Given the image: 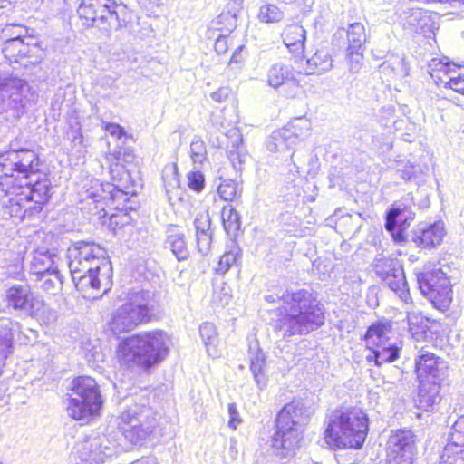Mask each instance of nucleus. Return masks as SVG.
I'll return each mask as SVG.
<instances>
[{"label": "nucleus", "instance_id": "1", "mask_svg": "<svg viewBox=\"0 0 464 464\" xmlns=\"http://www.w3.org/2000/svg\"><path fill=\"white\" fill-rule=\"evenodd\" d=\"M265 299L267 303L283 302L281 316L276 324L283 338L306 334L324 324V311L314 295L306 289L285 291L281 295H266Z\"/></svg>", "mask_w": 464, "mask_h": 464}, {"label": "nucleus", "instance_id": "2", "mask_svg": "<svg viewBox=\"0 0 464 464\" xmlns=\"http://www.w3.org/2000/svg\"><path fill=\"white\" fill-rule=\"evenodd\" d=\"M68 266L72 281L81 292L100 290L111 270L106 251L93 242L79 241L67 250Z\"/></svg>", "mask_w": 464, "mask_h": 464}, {"label": "nucleus", "instance_id": "3", "mask_svg": "<svg viewBox=\"0 0 464 464\" xmlns=\"http://www.w3.org/2000/svg\"><path fill=\"white\" fill-rule=\"evenodd\" d=\"M169 336L162 330L143 332L119 343L117 355L128 368L148 370L169 353Z\"/></svg>", "mask_w": 464, "mask_h": 464}, {"label": "nucleus", "instance_id": "4", "mask_svg": "<svg viewBox=\"0 0 464 464\" xmlns=\"http://www.w3.org/2000/svg\"><path fill=\"white\" fill-rule=\"evenodd\" d=\"M105 159L110 164V173L114 183H103L99 179H92L89 187L84 186L85 198L100 204L102 210L105 207L119 208V205L115 203L126 202L130 195L136 194L130 175L121 163V153L110 152L106 154Z\"/></svg>", "mask_w": 464, "mask_h": 464}, {"label": "nucleus", "instance_id": "5", "mask_svg": "<svg viewBox=\"0 0 464 464\" xmlns=\"http://www.w3.org/2000/svg\"><path fill=\"white\" fill-rule=\"evenodd\" d=\"M369 430L367 414L359 408L333 411L324 432L325 442L332 448L360 449Z\"/></svg>", "mask_w": 464, "mask_h": 464}, {"label": "nucleus", "instance_id": "6", "mask_svg": "<svg viewBox=\"0 0 464 464\" xmlns=\"http://www.w3.org/2000/svg\"><path fill=\"white\" fill-rule=\"evenodd\" d=\"M415 372L419 381V407L429 411L440 401V389L448 383V362L421 348L415 357Z\"/></svg>", "mask_w": 464, "mask_h": 464}, {"label": "nucleus", "instance_id": "7", "mask_svg": "<svg viewBox=\"0 0 464 464\" xmlns=\"http://www.w3.org/2000/svg\"><path fill=\"white\" fill-rule=\"evenodd\" d=\"M308 418L307 410L299 401L287 403L278 412L276 430L271 439V449L276 456L291 458L295 455Z\"/></svg>", "mask_w": 464, "mask_h": 464}, {"label": "nucleus", "instance_id": "8", "mask_svg": "<svg viewBox=\"0 0 464 464\" xmlns=\"http://www.w3.org/2000/svg\"><path fill=\"white\" fill-rule=\"evenodd\" d=\"M29 170L26 165L19 160L18 153L13 151L0 159V191L5 195L23 196L9 199V214L11 217L23 220L26 215L24 204L29 195L21 190L29 185Z\"/></svg>", "mask_w": 464, "mask_h": 464}, {"label": "nucleus", "instance_id": "9", "mask_svg": "<svg viewBox=\"0 0 464 464\" xmlns=\"http://www.w3.org/2000/svg\"><path fill=\"white\" fill-rule=\"evenodd\" d=\"M70 391L65 397V409L70 418L88 423L100 415L103 400L93 378L86 375L74 378Z\"/></svg>", "mask_w": 464, "mask_h": 464}, {"label": "nucleus", "instance_id": "10", "mask_svg": "<svg viewBox=\"0 0 464 464\" xmlns=\"http://www.w3.org/2000/svg\"><path fill=\"white\" fill-rule=\"evenodd\" d=\"M117 426L127 440L138 443L153 432L156 427L155 412L148 406L134 404L117 418Z\"/></svg>", "mask_w": 464, "mask_h": 464}, {"label": "nucleus", "instance_id": "11", "mask_svg": "<svg viewBox=\"0 0 464 464\" xmlns=\"http://www.w3.org/2000/svg\"><path fill=\"white\" fill-rule=\"evenodd\" d=\"M144 292H137L123 305L118 307L111 314L109 328L118 335L135 329L141 322L149 318V308Z\"/></svg>", "mask_w": 464, "mask_h": 464}, {"label": "nucleus", "instance_id": "12", "mask_svg": "<svg viewBox=\"0 0 464 464\" xmlns=\"http://www.w3.org/2000/svg\"><path fill=\"white\" fill-rule=\"evenodd\" d=\"M114 0H82L77 13L87 26L110 32L121 26Z\"/></svg>", "mask_w": 464, "mask_h": 464}, {"label": "nucleus", "instance_id": "13", "mask_svg": "<svg viewBox=\"0 0 464 464\" xmlns=\"http://www.w3.org/2000/svg\"><path fill=\"white\" fill-rule=\"evenodd\" d=\"M420 292L440 311L448 309L452 301V290L449 278L440 268L426 270L417 275Z\"/></svg>", "mask_w": 464, "mask_h": 464}, {"label": "nucleus", "instance_id": "14", "mask_svg": "<svg viewBox=\"0 0 464 464\" xmlns=\"http://www.w3.org/2000/svg\"><path fill=\"white\" fill-rule=\"evenodd\" d=\"M56 256L46 246L34 250L31 260V275L37 277L39 287L46 292L56 290L62 284L57 268L54 266Z\"/></svg>", "mask_w": 464, "mask_h": 464}, {"label": "nucleus", "instance_id": "15", "mask_svg": "<svg viewBox=\"0 0 464 464\" xmlns=\"http://www.w3.org/2000/svg\"><path fill=\"white\" fill-rule=\"evenodd\" d=\"M415 455L414 435L411 430H399L387 442L388 464H412Z\"/></svg>", "mask_w": 464, "mask_h": 464}, {"label": "nucleus", "instance_id": "16", "mask_svg": "<svg viewBox=\"0 0 464 464\" xmlns=\"http://www.w3.org/2000/svg\"><path fill=\"white\" fill-rule=\"evenodd\" d=\"M114 449L104 437H91L77 443L75 447L76 464H102L113 455Z\"/></svg>", "mask_w": 464, "mask_h": 464}, {"label": "nucleus", "instance_id": "17", "mask_svg": "<svg viewBox=\"0 0 464 464\" xmlns=\"http://www.w3.org/2000/svg\"><path fill=\"white\" fill-rule=\"evenodd\" d=\"M296 74L298 72L294 71L291 66L283 63H276L267 71V82L275 89L285 88V95L287 98H295L300 92V84Z\"/></svg>", "mask_w": 464, "mask_h": 464}, {"label": "nucleus", "instance_id": "18", "mask_svg": "<svg viewBox=\"0 0 464 464\" xmlns=\"http://www.w3.org/2000/svg\"><path fill=\"white\" fill-rule=\"evenodd\" d=\"M399 23L410 34L431 33L435 23L431 14L421 8H407L399 14Z\"/></svg>", "mask_w": 464, "mask_h": 464}, {"label": "nucleus", "instance_id": "19", "mask_svg": "<svg viewBox=\"0 0 464 464\" xmlns=\"http://www.w3.org/2000/svg\"><path fill=\"white\" fill-rule=\"evenodd\" d=\"M464 448V417L459 418L451 428L449 441L441 455L440 464H462L459 457Z\"/></svg>", "mask_w": 464, "mask_h": 464}, {"label": "nucleus", "instance_id": "20", "mask_svg": "<svg viewBox=\"0 0 464 464\" xmlns=\"http://www.w3.org/2000/svg\"><path fill=\"white\" fill-rule=\"evenodd\" d=\"M446 235L444 223L437 221L433 224H420L414 229L412 241L421 248L435 247L441 244Z\"/></svg>", "mask_w": 464, "mask_h": 464}, {"label": "nucleus", "instance_id": "21", "mask_svg": "<svg viewBox=\"0 0 464 464\" xmlns=\"http://www.w3.org/2000/svg\"><path fill=\"white\" fill-rule=\"evenodd\" d=\"M51 181L48 174L44 172L33 171V164L31 163V202H34V206L31 207V218L33 212H40L43 206L45 205L51 197Z\"/></svg>", "mask_w": 464, "mask_h": 464}, {"label": "nucleus", "instance_id": "22", "mask_svg": "<svg viewBox=\"0 0 464 464\" xmlns=\"http://www.w3.org/2000/svg\"><path fill=\"white\" fill-rule=\"evenodd\" d=\"M194 226L196 229L198 250L202 256H207L211 248L212 231L208 213L202 211L197 214Z\"/></svg>", "mask_w": 464, "mask_h": 464}, {"label": "nucleus", "instance_id": "23", "mask_svg": "<svg viewBox=\"0 0 464 464\" xmlns=\"http://www.w3.org/2000/svg\"><path fill=\"white\" fill-rule=\"evenodd\" d=\"M31 317L42 326L49 327L58 319L57 311L40 296L31 298Z\"/></svg>", "mask_w": 464, "mask_h": 464}, {"label": "nucleus", "instance_id": "24", "mask_svg": "<svg viewBox=\"0 0 464 464\" xmlns=\"http://www.w3.org/2000/svg\"><path fill=\"white\" fill-rule=\"evenodd\" d=\"M282 37L284 44L292 53L297 56L304 53L305 30L303 26L297 24L287 25L282 33Z\"/></svg>", "mask_w": 464, "mask_h": 464}, {"label": "nucleus", "instance_id": "25", "mask_svg": "<svg viewBox=\"0 0 464 464\" xmlns=\"http://www.w3.org/2000/svg\"><path fill=\"white\" fill-rule=\"evenodd\" d=\"M414 218V214L403 204L394 205L387 214L386 229L393 231L397 227L400 232L405 229Z\"/></svg>", "mask_w": 464, "mask_h": 464}, {"label": "nucleus", "instance_id": "26", "mask_svg": "<svg viewBox=\"0 0 464 464\" xmlns=\"http://www.w3.org/2000/svg\"><path fill=\"white\" fill-rule=\"evenodd\" d=\"M290 134L283 128L273 131L271 136L266 140V148L270 152L279 153L282 155L288 154L291 158L294 156V148L296 143H294L290 139Z\"/></svg>", "mask_w": 464, "mask_h": 464}, {"label": "nucleus", "instance_id": "27", "mask_svg": "<svg viewBox=\"0 0 464 464\" xmlns=\"http://www.w3.org/2000/svg\"><path fill=\"white\" fill-rule=\"evenodd\" d=\"M391 334V323L379 321L368 328L364 338L368 345L377 347L389 343Z\"/></svg>", "mask_w": 464, "mask_h": 464}, {"label": "nucleus", "instance_id": "28", "mask_svg": "<svg viewBox=\"0 0 464 464\" xmlns=\"http://www.w3.org/2000/svg\"><path fill=\"white\" fill-rule=\"evenodd\" d=\"M382 281L398 295L403 303L411 304L412 302L402 267H398L395 272Z\"/></svg>", "mask_w": 464, "mask_h": 464}, {"label": "nucleus", "instance_id": "29", "mask_svg": "<svg viewBox=\"0 0 464 464\" xmlns=\"http://www.w3.org/2000/svg\"><path fill=\"white\" fill-rule=\"evenodd\" d=\"M307 74H322L333 68L334 60L327 49L317 50L314 54L307 59Z\"/></svg>", "mask_w": 464, "mask_h": 464}, {"label": "nucleus", "instance_id": "30", "mask_svg": "<svg viewBox=\"0 0 464 464\" xmlns=\"http://www.w3.org/2000/svg\"><path fill=\"white\" fill-rule=\"evenodd\" d=\"M250 370L257 385H265L266 378L264 368L266 364V357L259 349L258 344L255 343L249 347Z\"/></svg>", "mask_w": 464, "mask_h": 464}, {"label": "nucleus", "instance_id": "31", "mask_svg": "<svg viewBox=\"0 0 464 464\" xmlns=\"http://www.w3.org/2000/svg\"><path fill=\"white\" fill-rule=\"evenodd\" d=\"M199 334L208 355L213 358L219 357L221 353L218 349V334L216 326L208 322L203 323L199 326Z\"/></svg>", "mask_w": 464, "mask_h": 464}, {"label": "nucleus", "instance_id": "32", "mask_svg": "<svg viewBox=\"0 0 464 464\" xmlns=\"http://www.w3.org/2000/svg\"><path fill=\"white\" fill-rule=\"evenodd\" d=\"M394 169L400 177L405 181H414L418 185L422 182L424 175L423 168L420 165H413L409 160H399L395 161Z\"/></svg>", "mask_w": 464, "mask_h": 464}, {"label": "nucleus", "instance_id": "33", "mask_svg": "<svg viewBox=\"0 0 464 464\" xmlns=\"http://www.w3.org/2000/svg\"><path fill=\"white\" fill-rule=\"evenodd\" d=\"M382 73L395 78H403L409 74L405 59L400 55H392L380 66Z\"/></svg>", "mask_w": 464, "mask_h": 464}, {"label": "nucleus", "instance_id": "34", "mask_svg": "<svg viewBox=\"0 0 464 464\" xmlns=\"http://www.w3.org/2000/svg\"><path fill=\"white\" fill-rule=\"evenodd\" d=\"M401 347L396 343H387L384 345L377 346L372 355H368L367 360H374L375 364L380 366L385 362H394L399 358Z\"/></svg>", "mask_w": 464, "mask_h": 464}, {"label": "nucleus", "instance_id": "35", "mask_svg": "<svg viewBox=\"0 0 464 464\" xmlns=\"http://www.w3.org/2000/svg\"><path fill=\"white\" fill-rule=\"evenodd\" d=\"M283 129L290 134L289 136L293 142L297 144L309 135L311 122L305 117L295 118Z\"/></svg>", "mask_w": 464, "mask_h": 464}, {"label": "nucleus", "instance_id": "36", "mask_svg": "<svg viewBox=\"0 0 464 464\" xmlns=\"http://www.w3.org/2000/svg\"><path fill=\"white\" fill-rule=\"evenodd\" d=\"M259 22L264 24L280 23L285 18V12L275 4L261 3L256 15Z\"/></svg>", "mask_w": 464, "mask_h": 464}, {"label": "nucleus", "instance_id": "37", "mask_svg": "<svg viewBox=\"0 0 464 464\" xmlns=\"http://www.w3.org/2000/svg\"><path fill=\"white\" fill-rule=\"evenodd\" d=\"M347 47L350 50H364L366 42L365 28L362 23H353L348 26L347 32Z\"/></svg>", "mask_w": 464, "mask_h": 464}, {"label": "nucleus", "instance_id": "38", "mask_svg": "<svg viewBox=\"0 0 464 464\" xmlns=\"http://www.w3.org/2000/svg\"><path fill=\"white\" fill-rule=\"evenodd\" d=\"M222 222L227 234L236 235L240 229V216L235 208L227 204L223 207L221 213Z\"/></svg>", "mask_w": 464, "mask_h": 464}, {"label": "nucleus", "instance_id": "39", "mask_svg": "<svg viewBox=\"0 0 464 464\" xmlns=\"http://www.w3.org/2000/svg\"><path fill=\"white\" fill-rule=\"evenodd\" d=\"M166 246L169 247L178 260H185L188 256L187 244L183 234H171L166 240Z\"/></svg>", "mask_w": 464, "mask_h": 464}, {"label": "nucleus", "instance_id": "40", "mask_svg": "<svg viewBox=\"0 0 464 464\" xmlns=\"http://www.w3.org/2000/svg\"><path fill=\"white\" fill-rule=\"evenodd\" d=\"M243 188L234 179H224L218 186V194L225 201H233L241 197Z\"/></svg>", "mask_w": 464, "mask_h": 464}, {"label": "nucleus", "instance_id": "41", "mask_svg": "<svg viewBox=\"0 0 464 464\" xmlns=\"http://www.w3.org/2000/svg\"><path fill=\"white\" fill-rule=\"evenodd\" d=\"M237 24V15L236 12H222L215 21L213 25L222 33H231Z\"/></svg>", "mask_w": 464, "mask_h": 464}, {"label": "nucleus", "instance_id": "42", "mask_svg": "<svg viewBox=\"0 0 464 464\" xmlns=\"http://www.w3.org/2000/svg\"><path fill=\"white\" fill-rule=\"evenodd\" d=\"M363 51L364 50H345V62L349 72L357 74L361 72L363 66Z\"/></svg>", "mask_w": 464, "mask_h": 464}, {"label": "nucleus", "instance_id": "43", "mask_svg": "<svg viewBox=\"0 0 464 464\" xmlns=\"http://www.w3.org/2000/svg\"><path fill=\"white\" fill-rule=\"evenodd\" d=\"M239 256L240 251L237 246H233L230 250L226 251L218 261L216 272L220 275L226 274L237 263Z\"/></svg>", "mask_w": 464, "mask_h": 464}, {"label": "nucleus", "instance_id": "44", "mask_svg": "<svg viewBox=\"0 0 464 464\" xmlns=\"http://www.w3.org/2000/svg\"><path fill=\"white\" fill-rule=\"evenodd\" d=\"M398 267L402 266L396 260L390 258H380L374 263L375 273L382 280L395 272Z\"/></svg>", "mask_w": 464, "mask_h": 464}, {"label": "nucleus", "instance_id": "45", "mask_svg": "<svg viewBox=\"0 0 464 464\" xmlns=\"http://www.w3.org/2000/svg\"><path fill=\"white\" fill-rule=\"evenodd\" d=\"M241 143L242 139L239 137V135H237V139L236 140L237 145H233V149H230L227 151L228 160L236 170L241 169L242 164L246 161V154L244 153L239 147V144Z\"/></svg>", "mask_w": 464, "mask_h": 464}, {"label": "nucleus", "instance_id": "46", "mask_svg": "<svg viewBox=\"0 0 464 464\" xmlns=\"http://www.w3.org/2000/svg\"><path fill=\"white\" fill-rule=\"evenodd\" d=\"M207 156V149L202 140L194 138L190 143V158L195 164H202Z\"/></svg>", "mask_w": 464, "mask_h": 464}, {"label": "nucleus", "instance_id": "47", "mask_svg": "<svg viewBox=\"0 0 464 464\" xmlns=\"http://www.w3.org/2000/svg\"><path fill=\"white\" fill-rule=\"evenodd\" d=\"M162 179L166 193L168 195L171 192V190L178 189L179 180L178 178L177 167L175 165L164 169Z\"/></svg>", "mask_w": 464, "mask_h": 464}, {"label": "nucleus", "instance_id": "48", "mask_svg": "<svg viewBox=\"0 0 464 464\" xmlns=\"http://www.w3.org/2000/svg\"><path fill=\"white\" fill-rule=\"evenodd\" d=\"M7 301L14 308H22L26 304V294L22 288L10 287L7 291Z\"/></svg>", "mask_w": 464, "mask_h": 464}, {"label": "nucleus", "instance_id": "49", "mask_svg": "<svg viewBox=\"0 0 464 464\" xmlns=\"http://www.w3.org/2000/svg\"><path fill=\"white\" fill-rule=\"evenodd\" d=\"M13 339L10 333L0 334V374L5 364L6 358L12 352Z\"/></svg>", "mask_w": 464, "mask_h": 464}, {"label": "nucleus", "instance_id": "50", "mask_svg": "<svg viewBox=\"0 0 464 464\" xmlns=\"http://www.w3.org/2000/svg\"><path fill=\"white\" fill-rule=\"evenodd\" d=\"M188 186L195 192H201L205 188V177L199 170H193L188 173Z\"/></svg>", "mask_w": 464, "mask_h": 464}, {"label": "nucleus", "instance_id": "51", "mask_svg": "<svg viewBox=\"0 0 464 464\" xmlns=\"http://www.w3.org/2000/svg\"><path fill=\"white\" fill-rule=\"evenodd\" d=\"M442 82L445 83L446 87L464 94V74L450 76V80H442Z\"/></svg>", "mask_w": 464, "mask_h": 464}, {"label": "nucleus", "instance_id": "52", "mask_svg": "<svg viewBox=\"0 0 464 464\" xmlns=\"http://www.w3.org/2000/svg\"><path fill=\"white\" fill-rule=\"evenodd\" d=\"M227 410L229 415L228 427L235 430L242 421L236 403H229Z\"/></svg>", "mask_w": 464, "mask_h": 464}, {"label": "nucleus", "instance_id": "53", "mask_svg": "<svg viewBox=\"0 0 464 464\" xmlns=\"http://www.w3.org/2000/svg\"><path fill=\"white\" fill-rule=\"evenodd\" d=\"M231 94V90L228 87H220L217 91L211 92L210 97L214 102L223 103L230 98Z\"/></svg>", "mask_w": 464, "mask_h": 464}, {"label": "nucleus", "instance_id": "54", "mask_svg": "<svg viewBox=\"0 0 464 464\" xmlns=\"http://www.w3.org/2000/svg\"><path fill=\"white\" fill-rule=\"evenodd\" d=\"M458 70H461V68L455 63H444L440 64V69L438 71L445 73L447 79L450 80V76H458L459 74H462L461 72H457Z\"/></svg>", "mask_w": 464, "mask_h": 464}, {"label": "nucleus", "instance_id": "55", "mask_svg": "<svg viewBox=\"0 0 464 464\" xmlns=\"http://www.w3.org/2000/svg\"><path fill=\"white\" fill-rule=\"evenodd\" d=\"M214 48L218 53H219V54L225 53L228 49L227 37L225 34H220L216 40Z\"/></svg>", "mask_w": 464, "mask_h": 464}, {"label": "nucleus", "instance_id": "56", "mask_svg": "<svg viewBox=\"0 0 464 464\" xmlns=\"http://www.w3.org/2000/svg\"><path fill=\"white\" fill-rule=\"evenodd\" d=\"M105 130L108 133L116 138H121L125 134L123 128L116 123H107Z\"/></svg>", "mask_w": 464, "mask_h": 464}, {"label": "nucleus", "instance_id": "57", "mask_svg": "<svg viewBox=\"0 0 464 464\" xmlns=\"http://www.w3.org/2000/svg\"><path fill=\"white\" fill-rule=\"evenodd\" d=\"M34 53L35 54V60L31 61V63H35L42 59H44L45 53L41 44L38 42L31 43V53Z\"/></svg>", "mask_w": 464, "mask_h": 464}, {"label": "nucleus", "instance_id": "58", "mask_svg": "<svg viewBox=\"0 0 464 464\" xmlns=\"http://www.w3.org/2000/svg\"><path fill=\"white\" fill-rule=\"evenodd\" d=\"M53 237L45 233L44 231H36L33 236V241L36 244L39 240H44L45 243L50 240Z\"/></svg>", "mask_w": 464, "mask_h": 464}, {"label": "nucleus", "instance_id": "59", "mask_svg": "<svg viewBox=\"0 0 464 464\" xmlns=\"http://www.w3.org/2000/svg\"><path fill=\"white\" fill-rule=\"evenodd\" d=\"M70 139L75 144H82L83 137H82V134L81 133L80 130H76L72 131Z\"/></svg>", "mask_w": 464, "mask_h": 464}, {"label": "nucleus", "instance_id": "60", "mask_svg": "<svg viewBox=\"0 0 464 464\" xmlns=\"http://www.w3.org/2000/svg\"><path fill=\"white\" fill-rule=\"evenodd\" d=\"M407 318H408V324H409L410 331L412 333L413 335L414 334H418L417 332H413V327H412V325L414 324L413 320L417 319V317L414 314H411L408 313Z\"/></svg>", "mask_w": 464, "mask_h": 464}, {"label": "nucleus", "instance_id": "61", "mask_svg": "<svg viewBox=\"0 0 464 464\" xmlns=\"http://www.w3.org/2000/svg\"><path fill=\"white\" fill-rule=\"evenodd\" d=\"M290 165H292V167L289 169V172L292 174V175H296L299 173V168L298 166H296V164L295 162H291Z\"/></svg>", "mask_w": 464, "mask_h": 464}, {"label": "nucleus", "instance_id": "62", "mask_svg": "<svg viewBox=\"0 0 464 464\" xmlns=\"http://www.w3.org/2000/svg\"><path fill=\"white\" fill-rule=\"evenodd\" d=\"M40 75L37 77L38 81H45L47 79V72L44 71L42 67L39 68Z\"/></svg>", "mask_w": 464, "mask_h": 464}, {"label": "nucleus", "instance_id": "63", "mask_svg": "<svg viewBox=\"0 0 464 464\" xmlns=\"http://www.w3.org/2000/svg\"><path fill=\"white\" fill-rule=\"evenodd\" d=\"M17 41H19L20 43H22V40H21L20 38H15V39L8 40V41H7V43H6V44H7V46H6L5 48L7 49L9 46L13 45V44H14L15 42H17Z\"/></svg>", "mask_w": 464, "mask_h": 464}, {"label": "nucleus", "instance_id": "64", "mask_svg": "<svg viewBox=\"0 0 464 464\" xmlns=\"http://www.w3.org/2000/svg\"><path fill=\"white\" fill-rule=\"evenodd\" d=\"M459 3L464 5V0H441V3Z\"/></svg>", "mask_w": 464, "mask_h": 464}]
</instances>
